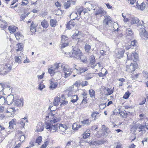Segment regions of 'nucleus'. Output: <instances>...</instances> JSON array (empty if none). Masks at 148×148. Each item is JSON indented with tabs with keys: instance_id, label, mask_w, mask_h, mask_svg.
I'll use <instances>...</instances> for the list:
<instances>
[{
	"instance_id": "obj_1",
	"label": "nucleus",
	"mask_w": 148,
	"mask_h": 148,
	"mask_svg": "<svg viewBox=\"0 0 148 148\" xmlns=\"http://www.w3.org/2000/svg\"><path fill=\"white\" fill-rule=\"evenodd\" d=\"M52 107L50 106L49 107V109L51 111H50L48 114V115L46 116V120L47 119V118H49L50 119L49 121H48L47 122L45 121V128L48 131H50L51 133L56 132L58 130V125H53L55 123L59 121L60 120V118H57L54 114L52 113L51 111L53 110H51ZM53 111H55L53 110Z\"/></svg>"
},
{
	"instance_id": "obj_2",
	"label": "nucleus",
	"mask_w": 148,
	"mask_h": 148,
	"mask_svg": "<svg viewBox=\"0 0 148 148\" xmlns=\"http://www.w3.org/2000/svg\"><path fill=\"white\" fill-rule=\"evenodd\" d=\"M81 51L77 48L73 49H72L71 53H66V55L68 54L71 57L75 58L77 59L78 57L82 53Z\"/></svg>"
},
{
	"instance_id": "obj_3",
	"label": "nucleus",
	"mask_w": 148,
	"mask_h": 148,
	"mask_svg": "<svg viewBox=\"0 0 148 148\" xmlns=\"http://www.w3.org/2000/svg\"><path fill=\"white\" fill-rule=\"evenodd\" d=\"M104 18L103 22V25L105 27L104 29L106 31L108 29L107 28L106 29V27L109 26L110 25H111L112 21L111 17L108 16H105Z\"/></svg>"
},
{
	"instance_id": "obj_4",
	"label": "nucleus",
	"mask_w": 148,
	"mask_h": 148,
	"mask_svg": "<svg viewBox=\"0 0 148 148\" xmlns=\"http://www.w3.org/2000/svg\"><path fill=\"white\" fill-rule=\"evenodd\" d=\"M139 31L140 35L142 40H146L148 39V34L145 28H140Z\"/></svg>"
},
{
	"instance_id": "obj_5",
	"label": "nucleus",
	"mask_w": 148,
	"mask_h": 148,
	"mask_svg": "<svg viewBox=\"0 0 148 148\" xmlns=\"http://www.w3.org/2000/svg\"><path fill=\"white\" fill-rule=\"evenodd\" d=\"M61 66L62 67V63H59L56 64L48 69V72L50 74H54L55 73V70Z\"/></svg>"
},
{
	"instance_id": "obj_6",
	"label": "nucleus",
	"mask_w": 148,
	"mask_h": 148,
	"mask_svg": "<svg viewBox=\"0 0 148 148\" xmlns=\"http://www.w3.org/2000/svg\"><path fill=\"white\" fill-rule=\"evenodd\" d=\"M106 140L105 139L99 140L97 141H91L88 142L89 145L92 146V147H94L95 146L99 145L101 144L105 143Z\"/></svg>"
},
{
	"instance_id": "obj_7",
	"label": "nucleus",
	"mask_w": 148,
	"mask_h": 148,
	"mask_svg": "<svg viewBox=\"0 0 148 148\" xmlns=\"http://www.w3.org/2000/svg\"><path fill=\"white\" fill-rule=\"evenodd\" d=\"M61 67L64 71V77L65 78H66L70 75L72 71V69L69 68H66L64 66L62 65V67L61 66Z\"/></svg>"
},
{
	"instance_id": "obj_8",
	"label": "nucleus",
	"mask_w": 148,
	"mask_h": 148,
	"mask_svg": "<svg viewBox=\"0 0 148 148\" xmlns=\"http://www.w3.org/2000/svg\"><path fill=\"white\" fill-rule=\"evenodd\" d=\"M137 66L136 63H135L133 64L131 63L129 66L127 65V66H126V71L132 73L135 70V69L136 68Z\"/></svg>"
},
{
	"instance_id": "obj_9",
	"label": "nucleus",
	"mask_w": 148,
	"mask_h": 148,
	"mask_svg": "<svg viewBox=\"0 0 148 148\" xmlns=\"http://www.w3.org/2000/svg\"><path fill=\"white\" fill-rule=\"evenodd\" d=\"M136 41L134 40L133 41H130L125 46V49L127 50L129 49L130 48L133 49V47L136 45Z\"/></svg>"
},
{
	"instance_id": "obj_10",
	"label": "nucleus",
	"mask_w": 148,
	"mask_h": 148,
	"mask_svg": "<svg viewBox=\"0 0 148 148\" xmlns=\"http://www.w3.org/2000/svg\"><path fill=\"white\" fill-rule=\"evenodd\" d=\"M14 99V96L13 95H8L6 99V103L9 105L12 104Z\"/></svg>"
},
{
	"instance_id": "obj_11",
	"label": "nucleus",
	"mask_w": 148,
	"mask_h": 148,
	"mask_svg": "<svg viewBox=\"0 0 148 148\" xmlns=\"http://www.w3.org/2000/svg\"><path fill=\"white\" fill-rule=\"evenodd\" d=\"M116 57L119 58H121L123 57V54L125 52L124 50L122 49H120L116 50Z\"/></svg>"
},
{
	"instance_id": "obj_12",
	"label": "nucleus",
	"mask_w": 148,
	"mask_h": 148,
	"mask_svg": "<svg viewBox=\"0 0 148 148\" xmlns=\"http://www.w3.org/2000/svg\"><path fill=\"white\" fill-rule=\"evenodd\" d=\"M95 15H100L101 17L102 16L106 14V12L101 8L97 9L96 11H95Z\"/></svg>"
},
{
	"instance_id": "obj_13",
	"label": "nucleus",
	"mask_w": 148,
	"mask_h": 148,
	"mask_svg": "<svg viewBox=\"0 0 148 148\" xmlns=\"http://www.w3.org/2000/svg\"><path fill=\"white\" fill-rule=\"evenodd\" d=\"M75 2L72 0H69L66 2H64L63 3L64 7L65 9L69 8L71 4L74 5Z\"/></svg>"
},
{
	"instance_id": "obj_14",
	"label": "nucleus",
	"mask_w": 148,
	"mask_h": 148,
	"mask_svg": "<svg viewBox=\"0 0 148 148\" xmlns=\"http://www.w3.org/2000/svg\"><path fill=\"white\" fill-rule=\"evenodd\" d=\"M23 99H18L15 100L14 104V106L20 107L23 106Z\"/></svg>"
},
{
	"instance_id": "obj_15",
	"label": "nucleus",
	"mask_w": 148,
	"mask_h": 148,
	"mask_svg": "<svg viewBox=\"0 0 148 148\" xmlns=\"http://www.w3.org/2000/svg\"><path fill=\"white\" fill-rule=\"evenodd\" d=\"M126 33L127 34V37L128 38H131L133 37V32L131 29L129 28L126 30Z\"/></svg>"
},
{
	"instance_id": "obj_16",
	"label": "nucleus",
	"mask_w": 148,
	"mask_h": 148,
	"mask_svg": "<svg viewBox=\"0 0 148 148\" xmlns=\"http://www.w3.org/2000/svg\"><path fill=\"white\" fill-rule=\"evenodd\" d=\"M37 128L36 130V131L41 132L42 131L44 128V124L41 122H39L37 126Z\"/></svg>"
},
{
	"instance_id": "obj_17",
	"label": "nucleus",
	"mask_w": 148,
	"mask_h": 148,
	"mask_svg": "<svg viewBox=\"0 0 148 148\" xmlns=\"http://www.w3.org/2000/svg\"><path fill=\"white\" fill-rule=\"evenodd\" d=\"M75 69L77 70V73L80 74L87 71L88 70V69L87 67H79L78 69Z\"/></svg>"
},
{
	"instance_id": "obj_18",
	"label": "nucleus",
	"mask_w": 148,
	"mask_h": 148,
	"mask_svg": "<svg viewBox=\"0 0 148 148\" xmlns=\"http://www.w3.org/2000/svg\"><path fill=\"white\" fill-rule=\"evenodd\" d=\"M131 60H133L134 62H136L138 59V57L137 53L136 52L134 53H132L131 55Z\"/></svg>"
},
{
	"instance_id": "obj_19",
	"label": "nucleus",
	"mask_w": 148,
	"mask_h": 148,
	"mask_svg": "<svg viewBox=\"0 0 148 148\" xmlns=\"http://www.w3.org/2000/svg\"><path fill=\"white\" fill-rule=\"evenodd\" d=\"M49 88L51 90L55 89L58 85V83L54 82L52 80L50 81Z\"/></svg>"
},
{
	"instance_id": "obj_20",
	"label": "nucleus",
	"mask_w": 148,
	"mask_h": 148,
	"mask_svg": "<svg viewBox=\"0 0 148 148\" xmlns=\"http://www.w3.org/2000/svg\"><path fill=\"white\" fill-rule=\"evenodd\" d=\"M75 25V23L74 22L73 20L71 19L68 22L66 25V28L68 29H70L74 27Z\"/></svg>"
},
{
	"instance_id": "obj_21",
	"label": "nucleus",
	"mask_w": 148,
	"mask_h": 148,
	"mask_svg": "<svg viewBox=\"0 0 148 148\" xmlns=\"http://www.w3.org/2000/svg\"><path fill=\"white\" fill-rule=\"evenodd\" d=\"M58 125V127H59V128L60 130L62 132H64L67 129L68 127H67L65 125H63L62 124H60L59 126L58 124H54V125Z\"/></svg>"
},
{
	"instance_id": "obj_22",
	"label": "nucleus",
	"mask_w": 148,
	"mask_h": 148,
	"mask_svg": "<svg viewBox=\"0 0 148 148\" xmlns=\"http://www.w3.org/2000/svg\"><path fill=\"white\" fill-rule=\"evenodd\" d=\"M77 59H79L84 63H86L87 61V59L85 56L83 55L82 52L80 55Z\"/></svg>"
},
{
	"instance_id": "obj_23",
	"label": "nucleus",
	"mask_w": 148,
	"mask_h": 148,
	"mask_svg": "<svg viewBox=\"0 0 148 148\" xmlns=\"http://www.w3.org/2000/svg\"><path fill=\"white\" fill-rule=\"evenodd\" d=\"M73 88L69 87V88L67 90L68 91V93L67 95L68 97H72L74 95L73 94L74 92V91L73 90Z\"/></svg>"
},
{
	"instance_id": "obj_24",
	"label": "nucleus",
	"mask_w": 148,
	"mask_h": 148,
	"mask_svg": "<svg viewBox=\"0 0 148 148\" xmlns=\"http://www.w3.org/2000/svg\"><path fill=\"white\" fill-rule=\"evenodd\" d=\"M92 121L89 119H87L81 121V123L83 124L84 125H89L90 124Z\"/></svg>"
},
{
	"instance_id": "obj_25",
	"label": "nucleus",
	"mask_w": 148,
	"mask_h": 148,
	"mask_svg": "<svg viewBox=\"0 0 148 148\" xmlns=\"http://www.w3.org/2000/svg\"><path fill=\"white\" fill-rule=\"evenodd\" d=\"M60 98H59L58 97H57L55 98L53 102V104L54 106H57L59 105L60 102Z\"/></svg>"
},
{
	"instance_id": "obj_26",
	"label": "nucleus",
	"mask_w": 148,
	"mask_h": 148,
	"mask_svg": "<svg viewBox=\"0 0 148 148\" xmlns=\"http://www.w3.org/2000/svg\"><path fill=\"white\" fill-rule=\"evenodd\" d=\"M139 21V19L137 17H133L131 20V23L132 24H137Z\"/></svg>"
},
{
	"instance_id": "obj_27",
	"label": "nucleus",
	"mask_w": 148,
	"mask_h": 148,
	"mask_svg": "<svg viewBox=\"0 0 148 148\" xmlns=\"http://www.w3.org/2000/svg\"><path fill=\"white\" fill-rule=\"evenodd\" d=\"M136 6L138 9L141 10H143L145 7V5L143 2L140 5L137 4Z\"/></svg>"
},
{
	"instance_id": "obj_28",
	"label": "nucleus",
	"mask_w": 148,
	"mask_h": 148,
	"mask_svg": "<svg viewBox=\"0 0 148 148\" xmlns=\"http://www.w3.org/2000/svg\"><path fill=\"white\" fill-rule=\"evenodd\" d=\"M30 27V30L32 33H34L36 32V27L33 22L32 23Z\"/></svg>"
},
{
	"instance_id": "obj_29",
	"label": "nucleus",
	"mask_w": 148,
	"mask_h": 148,
	"mask_svg": "<svg viewBox=\"0 0 148 148\" xmlns=\"http://www.w3.org/2000/svg\"><path fill=\"white\" fill-rule=\"evenodd\" d=\"M41 25L43 28H47L49 25L47 21L45 19L44 20L41 22Z\"/></svg>"
},
{
	"instance_id": "obj_30",
	"label": "nucleus",
	"mask_w": 148,
	"mask_h": 148,
	"mask_svg": "<svg viewBox=\"0 0 148 148\" xmlns=\"http://www.w3.org/2000/svg\"><path fill=\"white\" fill-rule=\"evenodd\" d=\"M82 125H78L77 123H74L72 126V128L74 130H78V128H80L81 127Z\"/></svg>"
},
{
	"instance_id": "obj_31",
	"label": "nucleus",
	"mask_w": 148,
	"mask_h": 148,
	"mask_svg": "<svg viewBox=\"0 0 148 148\" xmlns=\"http://www.w3.org/2000/svg\"><path fill=\"white\" fill-rule=\"evenodd\" d=\"M50 23L51 26L52 27H55L56 25L57 21L56 19H50Z\"/></svg>"
},
{
	"instance_id": "obj_32",
	"label": "nucleus",
	"mask_w": 148,
	"mask_h": 148,
	"mask_svg": "<svg viewBox=\"0 0 148 148\" xmlns=\"http://www.w3.org/2000/svg\"><path fill=\"white\" fill-rule=\"evenodd\" d=\"M8 29L11 33L12 32L13 33L16 31V29H17L18 28L14 26H11L8 27Z\"/></svg>"
},
{
	"instance_id": "obj_33",
	"label": "nucleus",
	"mask_w": 148,
	"mask_h": 148,
	"mask_svg": "<svg viewBox=\"0 0 148 148\" xmlns=\"http://www.w3.org/2000/svg\"><path fill=\"white\" fill-rule=\"evenodd\" d=\"M95 59L94 56L92 55L90 57L89 59L90 63L89 64L90 65H92L93 64H95Z\"/></svg>"
},
{
	"instance_id": "obj_34",
	"label": "nucleus",
	"mask_w": 148,
	"mask_h": 148,
	"mask_svg": "<svg viewBox=\"0 0 148 148\" xmlns=\"http://www.w3.org/2000/svg\"><path fill=\"white\" fill-rule=\"evenodd\" d=\"M79 31L76 32L73 35L72 37L73 39H79L80 37L81 36L79 34Z\"/></svg>"
},
{
	"instance_id": "obj_35",
	"label": "nucleus",
	"mask_w": 148,
	"mask_h": 148,
	"mask_svg": "<svg viewBox=\"0 0 148 148\" xmlns=\"http://www.w3.org/2000/svg\"><path fill=\"white\" fill-rule=\"evenodd\" d=\"M14 35L17 40H19L20 38L23 37L22 34L19 32L15 33H14Z\"/></svg>"
},
{
	"instance_id": "obj_36",
	"label": "nucleus",
	"mask_w": 148,
	"mask_h": 148,
	"mask_svg": "<svg viewBox=\"0 0 148 148\" xmlns=\"http://www.w3.org/2000/svg\"><path fill=\"white\" fill-rule=\"evenodd\" d=\"M78 17V15H77V12H73L70 15V18L71 19H72L73 20L77 18Z\"/></svg>"
},
{
	"instance_id": "obj_37",
	"label": "nucleus",
	"mask_w": 148,
	"mask_h": 148,
	"mask_svg": "<svg viewBox=\"0 0 148 148\" xmlns=\"http://www.w3.org/2000/svg\"><path fill=\"white\" fill-rule=\"evenodd\" d=\"M9 126L8 128L10 129H12L13 128V126L14 125H15V123L14 119H12L11 121L9 122Z\"/></svg>"
},
{
	"instance_id": "obj_38",
	"label": "nucleus",
	"mask_w": 148,
	"mask_h": 148,
	"mask_svg": "<svg viewBox=\"0 0 148 148\" xmlns=\"http://www.w3.org/2000/svg\"><path fill=\"white\" fill-rule=\"evenodd\" d=\"M78 99V97L77 95H74L71 97V102L73 103H75Z\"/></svg>"
},
{
	"instance_id": "obj_39",
	"label": "nucleus",
	"mask_w": 148,
	"mask_h": 148,
	"mask_svg": "<svg viewBox=\"0 0 148 148\" xmlns=\"http://www.w3.org/2000/svg\"><path fill=\"white\" fill-rule=\"evenodd\" d=\"M17 45L18 46V49H16L17 51H21L23 48V45L21 43H18Z\"/></svg>"
},
{
	"instance_id": "obj_40",
	"label": "nucleus",
	"mask_w": 148,
	"mask_h": 148,
	"mask_svg": "<svg viewBox=\"0 0 148 148\" xmlns=\"http://www.w3.org/2000/svg\"><path fill=\"white\" fill-rule=\"evenodd\" d=\"M6 102V99L5 97L2 95H0V104H4Z\"/></svg>"
},
{
	"instance_id": "obj_41",
	"label": "nucleus",
	"mask_w": 148,
	"mask_h": 148,
	"mask_svg": "<svg viewBox=\"0 0 148 148\" xmlns=\"http://www.w3.org/2000/svg\"><path fill=\"white\" fill-rule=\"evenodd\" d=\"M61 98H62L63 100L62 102H60V106L62 105H65L68 103V101L64 100L65 98L63 95H62L61 97Z\"/></svg>"
},
{
	"instance_id": "obj_42",
	"label": "nucleus",
	"mask_w": 148,
	"mask_h": 148,
	"mask_svg": "<svg viewBox=\"0 0 148 148\" xmlns=\"http://www.w3.org/2000/svg\"><path fill=\"white\" fill-rule=\"evenodd\" d=\"M84 48L86 51L87 53H89L91 49V46L88 44H86L85 45Z\"/></svg>"
},
{
	"instance_id": "obj_43",
	"label": "nucleus",
	"mask_w": 148,
	"mask_h": 148,
	"mask_svg": "<svg viewBox=\"0 0 148 148\" xmlns=\"http://www.w3.org/2000/svg\"><path fill=\"white\" fill-rule=\"evenodd\" d=\"M14 59L15 62L19 63L21 61V57L20 56H16L14 57Z\"/></svg>"
},
{
	"instance_id": "obj_44",
	"label": "nucleus",
	"mask_w": 148,
	"mask_h": 148,
	"mask_svg": "<svg viewBox=\"0 0 148 148\" xmlns=\"http://www.w3.org/2000/svg\"><path fill=\"white\" fill-rule=\"evenodd\" d=\"M89 93L90 96V97H95V91L92 90H90L89 91Z\"/></svg>"
},
{
	"instance_id": "obj_45",
	"label": "nucleus",
	"mask_w": 148,
	"mask_h": 148,
	"mask_svg": "<svg viewBox=\"0 0 148 148\" xmlns=\"http://www.w3.org/2000/svg\"><path fill=\"white\" fill-rule=\"evenodd\" d=\"M93 77L94 75L92 74H88L86 75V76L85 77V79L87 80H89L92 78Z\"/></svg>"
},
{
	"instance_id": "obj_46",
	"label": "nucleus",
	"mask_w": 148,
	"mask_h": 148,
	"mask_svg": "<svg viewBox=\"0 0 148 148\" xmlns=\"http://www.w3.org/2000/svg\"><path fill=\"white\" fill-rule=\"evenodd\" d=\"M68 39V37L65 35H62L61 37V43L65 42Z\"/></svg>"
},
{
	"instance_id": "obj_47",
	"label": "nucleus",
	"mask_w": 148,
	"mask_h": 148,
	"mask_svg": "<svg viewBox=\"0 0 148 148\" xmlns=\"http://www.w3.org/2000/svg\"><path fill=\"white\" fill-rule=\"evenodd\" d=\"M106 91L107 92V93L106 94V95H110L113 92V90L112 89L109 88H107L106 89Z\"/></svg>"
},
{
	"instance_id": "obj_48",
	"label": "nucleus",
	"mask_w": 148,
	"mask_h": 148,
	"mask_svg": "<svg viewBox=\"0 0 148 148\" xmlns=\"http://www.w3.org/2000/svg\"><path fill=\"white\" fill-rule=\"evenodd\" d=\"M16 110L15 108H9L8 109V112L11 113V114H14Z\"/></svg>"
},
{
	"instance_id": "obj_49",
	"label": "nucleus",
	"mask_w": 148,
	"mask_h": 148,
	"mask_svg": "<svg viewBox=\"0 0 148 148\" xmlns=\"http://www.w3.org/2000/svg\"><path fill=\"white\" fill-rule=\"evenodd\" d=\"M42 140V138L41 136H38L36 139V143H38V145L41 143Z\"/></svg>"
},
{
	"instance_id": "obj_50",
	"label": "nucleus",
	"mask_w": 148,
	"mask_h": 148,
	"mask_svg": "<svg viewBox=\"0 0 148 148\" xmlns=\"http://www.w3.org/2000/svg\"><path fill=\"white\" fill-rule=\"evenodd\" d=\"M118 80L120 81L119 85L120 86H122L123 84V82L125 81V79L123 78H121L118 79Z\"/></svg>"
},
{
	"instance_id": "obj_51",
	"label": "nucleus",
	"mask_w": 148,
	"mask_h": 148,
	"mask_svg": "<svg viewBox=\"0 0 148 148\" xmlns=\"http://www.w3.org/2000/svg\"><path fill=\"white\" fill-rule=\"evenodd\" d=\"M7 129L6 128L4 127L1 125H0V133H1V132L7 131Z\"/></svg>"
},
{
	"instance_id": "obj_52",
	"label": "nucleus",
	"mask_w": 148,
	"mask_h": 148,
	"mask_svg": "<svg viewBox=\"0 0 148 148\" xmlns=\"http://www.w3.org/2000/svg\"><path fill=\"white\" fill-rule=\"evenodd\" d=\"M29 14V13H28L26 14H23L21 15V20L23 21L25 18Z\"/></svg>"
},
{
	"instance_id": "obj_53",
	"label": "nucleus",
	"mask_w": 148,
	"mask_h": 148,
	"mask_svg": "<svg viewBox=\"0 0 148 148\" xmlns=\"http://www.w3.org/2000/svg\"><path fill=\"white\" fill-rule=\"evenodd\" d=\"M18 138L21 141H23L25 139L24 135H19V136L18 137Z\"/></svg>"
},
{
	"instance_id": "obj_54",
	"label": "nucleus",
	"mask_w": 148,
	"mask_h": 148,
	"mask_svg": "<svg viewBox=\"0 0 148 148\" xmlns=\"http://www.w3.org/2000/svg\"><path fill=\"white\" fill-rule=\"evenodd\" d=\"M130 95V93L129 92H126L123 97V98L126 99H127Z\"/></svg>"
},
{
	"instance_id": "obj_55",
	"label": "nucleus",
	"mask_w": 148,
	"mask_h": 148,
	"mask_svg": "<svg viewBox=\"0 0 148 148\" xmlns=\"http://www.w3.org/2000/svg\"><path fill=\"white\" fill-rule=\"evenodd\" d=\"M69 43L68 42H61V45L62 48H63L68 45Z\"/></svg>"
},
{
	"instance_id": "obj_56",
	"label": "nucleus",
	"mask_w": 148,
	"mask_h": 148,
	"mask_svg": "<svg viewBox=\"0 0 148 148\" xmlns=\"http://www.w3.org/2000/svg\"><path fill=\"white\" fill-rule=\"evenodd\" d=\"M83 11V8H79L77 10V14H78L80 16L81 13Z\"/></svg>"
},
{
	"instance_id": "obj_57",
	"label": "nucleus",
	"mask_w": 148,
	"mask_h": 148,
	"mask_svg": "<svg viewBox=\"0 0 148 148\" xmlns=\"http://www.w3.org/2000/svg\"><path fill=\"white\" fill-rule=\"evenodd\" d=\"M90 133H85L83 134V137L84 139L87 138L90 136Z\"/></svg>"
},
{
	"instance_id": "obj_58",
	"label": "nucleus",
	"mask_w": 148,
	"mask_h": 148,
	"mask_svg": "<svg viewBox=\"0 0 148 148\" xmlns=\"http://www.w3.org/2000/svg\"><path fill=\"white\" fill-rule=\"evenodd\" d=\"M88 85V82L86 81H82L81 83V85L82 87Z\"/></svg>"
},
{
	"instance_id": "obj_59",
	"label": "nucleus",
	"mask_w": 148,
	"mask_h": 148,
	"mask_svg": "<svg viewBox=\"0 0 148 148\" xmlns=\"http://www.w3.org/2000/svg\"><path fill=\"white\" fill-rule=\"evenodd\" d=\"M145 127L146 126L145 124V125L140 124L138 126V128L141 129V130H144Z\"/></svg>"
},
{
	"instance_id": "obj_60",
	"label": "nucleus",
	"mask_w": 148,
	"mask_h": 148,
	"mask_svg": "<svg viewBox=\"0 0 148 148\" xmlns=\"http://www.w3.org/2000/svg\"><path fill=\"white\" fill-rule=\"evenodd\" d=\"M97 115L95 114V112H93L91 114V116H92V118H94V120H95L96 119V116H97Z\"/></svg>"
},
{
	"instance_id": "obj_61",
	"label": "nucleus",
	"mask_w": 148,
	"mask_h": 148,
	"mask_svg": "<svg viewBox=\"0 0 148 148\" xmlns=\"http://www.w3.org/2000/svg\"><path fill=\"white\" fill-rule=\"evenodd\" d=\"M106 106V103H102L101 104L100 106H99V108L100 109H103L105 108Z\"/></svg>"
},
{
	"instance_id": "obj_62",
	"label": "nucleus",
	"mask_w": 148,
	"mask_h": 148,
	"mask_svg": "<svg viewBox=\"0 0 148 148\" xmlns=\"http://www.w3.org/2000/svg\"><path fill=\"white\" fill-rule=\"evenodd\" d=\"M120 112V115L121 116H125V117H126L127 116V113L126 112Z\"/></svg>"
},
{
	"instance_id": "obj_63",
	"label": "nucleus",
	"mask_w": 148,
	"mask_h": 148,
	"mask_svg": "<svg viewBox=\"0 0 148 148\" xmlns=\"http://www.w3.org/2000/svg\"><path fill=\"white\" fill-rule=\"evenodd\" d=\"M48 145V142L46 141L43 144H42L40 148H46Z\"/></svg>"
},
{
	"instance_id": "obj_64",
	"label": "nucleus",
	"mask_w": 148,
	"mask_h": 148,
	"mask_svg": "<svg viewBox=\"0 0 148 148\" xmlns=\"http://www.w3.org/2000/svg\"><path fill=\"white\" fill-rule=\"evenodd\" d=\"M45 86L43 85V84H40L39 85V86L38 87V89L41 90H42L44 88H45Z\"/></svg>"
}]
</instances>
